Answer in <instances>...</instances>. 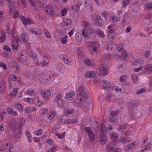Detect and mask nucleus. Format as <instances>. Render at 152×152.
I'll return each mask as SVG.
<instances>
[{
    "label": "nucleus",
    "mask_w": 152,
    "mask_h": 152,
    "mask_svg": "<svg viewBox=\"0 0 152 152\" xmlns=\"http://www.w3.org/2000/svg\"><path fill=\"white\" fill-rule=\"evenodd\" d=\"M77 99L75 102L77 104H80L83 109L87 108L89 106V104L87 101L88 94V91L84 86H80L78 88Z\"/></svg>",
    "instance_id": "1"
},
{
    "label": "nucleus",
    "mask_w": 152,
    "mask_h": 152,
    "mask_svg": "<svg viewBox=\"0 0 152 152\" xmlns=\"http://www.w3.org/2000/svg\"><path fill=\"white\" fill-rule=\"evenodd\" d=\"M81 1H78L76 4L72 5L69 8V11L72 12L73 15H75L77 13H78L79 8L82 5Z\"/></svg>",
    "instance_id": "2"
},
{
    "label": "nucleus",
    "mask_w": 152,
    "mask_h": 152,
    "mask_svg": "<svg viewBox=\"0 0 152 152\" xmlns=\"http://www.w3.org/2000/svg\"><path fill=\"white\" fill-rule=\"evenodd\" d=\"M54 101L57 103L60 107H63L65 102V101L62 99V96L61 94H58L56 96Z\"/></svg>",
    "instance_id": "3"
},
{
    "label": "nucleus",
    "mask_w": 152,
    "mask_h": 152,
    "mask_svg": "<svg viewBox=\"0 0 152 152\" xmlns=\"http://www.w3.org/2000/svg\"><path fill=\"white\" fill-rule=\"evenodd\" d=\"M100 126V132L103 133H104V132H105L107 133H109L113 129L112 126L108 124L104 125V124H101Z\"/></svg>",
    "instance_id": "4"
},
{
    "label": "nucleus",
    "mask_w": 152,
    "mask_h": 152,
    "mask_svg": "<svg viewBox=\"0 0 152 152\" xmlns=\"http://www.w3.org/2000/svg\"><path fill=\"white\" fill-rule=\"evenodd\" d=\"M129 113L132 115V118H134L133 112L134 109L137 108V103L135 102H132L129 104Z\"/></svg>",
    "instance_id": "5"
},
{
    "label": "nucleus",
    "mask_w": 152,
    "mask_h": 152,
    "mask_svg": "<svg viewBox=\"0 0 152 152\" xmlns=\"http://www.w3.org/2000/svg\"><path fill=\"white\" fill-rule=\"evenodd\" d=\"M87 45L89 49L92 50V49L95 52L97 51V48L99 46V43L96 41L93 42H88Z\"/></svg>",
    "instance_id": "6"
},
{
    "label": "nucleus",
    "mask_w": 152,
    "mask_h": 152,
    "mask_svg": "<svg viewBox=\"0 0 152 152\" xmlns=\"http://www.w3.org/2000/svg\"><path fill=\"white\" fill-rule=\"evenodd\" d=\"M108 66L106 64L101 65L99 67V70L101 75L105 76L108 73Z\"/></svg>",
    "instance_id": "7"
},
{
    "label": "nucleus",
    "mask_w": 152,
    "mask_h": 152,
    "mask_svg": "<svg viewBox=\"0 0 152 152\" xmlns=\"http://www.w3.org/2000/svg\"><path fill=\"white\" fill-rule=\"evenodd\" d=\"M99 136V141L100 143L102 145L105 144L108 140V139L106 135L102 132H100Z\"/></svg>",
    "instance_id": "8"
},
{
    "label": "nucleus",
    "mask_w": 152,
    "mask_h": 152,
    "mask_svg": "<svg viewBox=\"0 0 152 152\" xmlns=\"http://www.w3.org/2000/svg\"><path fill=\"white\" fill-rule=\"evenodd\" d=\"M71 23L72 21L70 19L65 18L61 22V25L63 27L68 28L70 27Z\"/></svg>",
    "instance_id": "9"
},
{
    "label": "nucleus",
    "mask_w": 152,
    "mask_h": 152,
    "mask_svg": "<svg viewBox=\"0 0 152 152\" xmlns=\"http://www.w3.org/2000/svg\"><path fill=\"white\" fill-rule=\"evenodd\" d=\"M116 144L114 142H111L106 145V148L109 152H114L115 149Z\"/></svg>",
    "instance_id": "10"
},
{
    "label": "nucleus",
    "mask_w": 152,
    "mask_h": 152,
    "mask_svg": "<svg viewBox=\"0 0 152 152\" xmlns=\"http://www.w3.org/2000/svg\"><path fill=\"white\" fill-rule=\"evenodd\" d=\"M85 130L88 134L90 140L91 142L93 141L94 138V135L93 132L88 127H86L85 128Z\"/></svg>",
    "instance_id": "11"
},
{
    "label": "nucleus",
    "mask_w": 152,
    "mask_h": 152,
    "mask_svg": "<svg viewBox=\"0 0 152 152\" xmlns=\"http://www.w3.org/2000/svg\"><path fill=\"white\" fill-rule=\"evenodd\" d=\"M102 84L103 85L101 89H104L106 91H109L110 89V84L107 81L105 80H103L102 82Z\"/></svg>",
    "instance_id": "12"
},
{
    "label": "nucleus",
    "mask_w": 152,
    "mask_h": 152,
    "mask_svg": "<svg viewBox=\"0 0 152 152\" xmlns=\"http://www.w3.org/2000/svg\"><path fill=\"white\" fill-rule=\"evenodd\" d=\"M144 68L145 69L144 73L148 74L152 72V64H150L145 65Z\"/></svg>",
    "instance_id": "13"
},
{
    "label": "nucleus",
    "mask_w": 152,
    "mask_h": 152,
    "mask_svg": "<svg viewBox=\"0 0 152 152\" xmlns=\"http://www.w3.org/2000/svg\"><path fill=\"white\" fill-rule=\"evenodd\" d=\"M45 12L46 13L52 16H54L55 13L51 8V6L50 5H47L45 7Z\"/></svg>",
    "instance_id": "14"
},
{
    "label": "nucleus",
    "mask_w": 152,
    "mask_h": 152,
    "mask_svg": "<svg viewBox=\"0 0 152 152\" xmlns=\"http://www.w3.org/2000/svg\"><path fill=\"white\" fill-rule=\"evenodd\" d=\"M74 111V110L73 108L66 107L64 110V114L65 115L67 116L73 113Z\"/></svg>",
    "instance_id": "15"
},
{
    "label": "nucleus",
    "mask_w": 152,
    "mask_h": 152,
    "mask_svg": "<svg viewBox=\"0 0 152 152\" xmlns=\"http://www.w3.org/2000/svg\"><path fill=\"white\" fill-rule=\"evenodd\" d=\"M20 19L23 24L26 25H27L32 23V20L29 18H26L24 16H22L20 18Z\"/></svg>",
    "instance_id": "16"
},
{
    "label": "nucleus",
    "mask_w": 152,
    "mask_h": 152,
    "mask_svg": "<svg viewBox=\"0 0 152 152\" xmlns=\"http://www.w3.org/2000/svg\"><path fill=\"white\" fill-rule=\"evenodd\" d=\"M60 57L63 60L64 62L66 64L69 65L71 63L72 61L69 59V58L66 55H61Z\"/></svg>",
    "instance_id": "17"
},
{
    "label": "nucleus",
    "mask_w": 152,
    "mask_h": 152,
    "mask_svg": "<svg viewBox=\"0 0 152 152\" xmlns=\"http://www.w3.org/2000/svg\"><path fill=\"white\" fill-rule=\"evenodd\" d=\"M96 75V73L94 71H88L85 74V76L86 77L92 78H94Z\"/></svg>",
    "instance_id": "18"
},
{
    "label": "nucleus",
    "mask_w": 152,
    "mask_h": 152,
    "mask_svg": "<svg viewBox=\"0 0 152 152\" xmlns=\"http://www.w3.org/2000/svg\"><path fill=\"white\" fill-rule=\"evenodd\" d=\"M102 20L101 16L99 15H97L95 21V24L97 26H101L102 25Z\"/></svg>",
    "instance_id": "19"
},
{
    "label": "nucleus",
    "mask_w": 152,
    "mask_h": 152,
    "mask_svg": "<svg viewBox=\"0 0 152 152\" xmlns=\"http://www.w3.org/2000/svg\"><path fill=\"white\" fill-rule=\"evenodd\" d=\"M135 144L134 142L129 144L125 147L124 149L126 151H128L131 149H133L135 147Z\"/></svg>",
    "instance_id": "20"
},
{
    "label": "nucleus",
    "mask_w": 152,
    "mask_h": 152,
    "mask_svg": "<svg viewBox=\"0 0 152 152\" xmlns=\"http://www.w3.org/2000/svg\"><path fill=\"white\" fill-rule=\"evenodd\" d=\"M41 94L43 97L46 99L48 98L51 95L50 92L48 91H42Z\"/></svg>",
    "instance_id": "21"
},
{
    "label": "nucleus",
    "mask_w": 152,
    "mask_h": 152,
    "mask_svg": "<svg viewBox=\"0 0 152 152\" xmlns=\"http://www.w3.org/2000/svg\"><path fill=\"white\" fill-rule=\"evenodd\" d=\"M111 139L113 142H115L117 140L118 135L115 132H113L110 134Z\"/></svg>",
    "instance_id": "22"
},
{
    "label": "nucleus",
    "mask_w": 152,
    "mask_h": 152,
    "mask_svg": "<svg viewBox=\"0 0 152 152\" xmlns=\"http://www.w3.org/2000/svg\"><path fill=\"white\" fill-rule=\"evenodd\" d=\"M7 110L8 113L12 115L16 116L18 115V113L17 112L14 111L10 107L7 108Z\"/></svg>",
    "instance_id": "23"
},
{
    "label": "nucleus",
    "mask_w": 152,
    "mask_h": 152,
    "mask_svg": "<svg viewBox=\"0 0 152 152\" xmlns=\"http://www.w3.org/2000/svg\"><path fill=\"white\" fill-rule=\"evenodd\" d=\"M75 95V93L74 92H70L69 94H66V99L68 100H72L74 99Z\"/></svg>",
    "instance_id": "24"
},
{
    "label": "nucleus",
    "mask_w": 152,
    "mask_h": 152,
    "mask_svg": "<svg viewBox=\"0 0 152 152\" xmlns=\"http://www.w3.org/2000/svg\"><path fill=\"white\" fill-rule=\"evenodd\" d=\"M131 139L129 137H124L120 139V142L124 144L130 142Z\"/></svg>",
    "instance_id": "25"
},
{
    "label": "nucleus",
    "mask_w": 152,
    "mask_h": 152,
    "mask_svg": "<svg viewBox=\"0 0 152 152\" xmlns=\"http://www.w3.org/2000/svg\"><path fill=\"white\" fill-rule=\"evenodd\" d=\"M114 47H115V44L114 42H113V41H110L108 42L107 43V50L110 51Z\"/></svg>",
    "instance_id": "26"
},
{
    "label": "nucleus",
    "mask_w": 152,
    "mask_h": 152,
    "mask_svg": "<svg viewBox=\"0 0 152 152\" xmlns=\"http://www.w3.org/2000/svg\"><path fill=\"white\" fill-rule=\"evenodd\" d=\"M19 57L18 59L21 62H25L26 61V58L25 57H23V53L20 52L19 53Z\"/></svg>",
    "instance_id": "27"
},
{
    "label": "nucleus",
    "mask_w": 152,
    "mask_h": 152,
    "mask_svg": "<svg viewBox=\"0 0 152 152\" xmlns=\"http://www.w3.org/2000/svg\"><path fill=\"white\" fill-rule=\"evenodd\" d=\"M84 62L86 65L87 66H93L94 63L92 61L88 58H86L84 60Z\"/></svg>",
    "instance_id": "28"
},
{
    "label": "nucleus",
    "mask_w": 152,
    "mask_h": 152,
    "mask_svg": "<svg viewBox=\"0 0 152 152\" xmlns=\"http://www.w3.org/2000/svg\"><path fill=\"white\" fill-rule=\"evenodd\" d=\"M85 5L86 8L87 9V11L88 12H90L93 11V10L91 6L88 3L87 1L85 3Z\"/></svg>",
    "instance_id": "29"
},
{
    "label": "nucleus",
    "mask_w": 152,
    "mask_h": 152,
    "mask_svg": "<svg viewBox=\"0 0 152 152\" xmlns=\"http://www.w3.org/2000/svg\"><path fill=\"white\" fill-rule=\"evenodd\" d=\"M144 8L146 10H152V2L145 4L144 6Z\"/></svg>",
    "instance_id": "30"
},
{
    "label": "nucleus",
    "mask_w": 152,
    "mask_h": 152,
    "mask_svg": "<svg viewBox=\"0 0 152 152\" xmlns=\"http://www.w3.org/2000/svg\"><path fill=\"white\" fill-rule=\"evenodd\" d=\"M34 101L35 104L38 106H40L43 104V102L40 100L39 99L35 98L33 99V102Z\"/></svg>",
    "instance_id": "31"
},
{
    "label": "nucleus",
    "mask_w": 152,
    "mask_h": 152,
    "mask_svg": "<svg viewBox=\"0 0 152 152\" xmlns=\"http://www.w3.org/2000/svg\"><path fill=\"white\" fill-rule=\"evenodd\" d=\"M144 63L143 60L140 59L136 60L133 63V65L134 66L142 64Z\"/></svg>",
    "instance_id": "32"
},
{
    "label": "nucleus",
    "mask_w": 152,
    "mask_h": 152,
    "mask_svg": "<svg viewBox=\"0 0 152 152\" xmlns=\"http://www.w3.org/2000/svg\"><path fill=\"white\" fill-rule=\"evenodd\" d=\"M10 2H7V4L9 7L10 8V11L11 12L12 11V10L14 8V3L12 2L10 0Z\"/></svg>",
    "instance_id": "33"
},
{
    "label": "nucleus",
    "mask_w": 152,
    "mask_h": 152,
    "mask_svg": "<svg viewBox=\"0 0 152 152\" xmlns=\"http://www.w3.org/2000/svg\"><path fill=\"white\" fill-rule=\"evenodd\" d=\"M96 34L99 36V37L102 38H104L105 36L103 31L100 29L98 30Z\"/></svg>",
    "instance_id": "34"
},
{
    "label": "nucleus",
    "mask_w": 152,
    "mask_h": 152,
    "mask_svg": "<svg viewBox=\"0 0 152 152\" xmlns=\"http://www.w3.org/2000/svg\"><path fill=\"white\" fill-rule=\"evenodd\" d=\"M151 146V144L150 142L148 143L146 145H145L142 148V151L146 150L149 149Z\"/></svg>",
    "instance_id": "35"
},
{
    "label": "nucleus",
    "mask_w": 152,
    "mask_h": 152,
    "mask_svg": "<svg viewBox=\"0 0 152 152\" xmlns=\"http://www.w3.org/2000/svg\"><path fill=\"white\" fill-rule=\"evenodd\" d=\"M131 1V0H124L122 2V7L125 8Z\"/></svg>",
    "instance_id": "36"
},
{
    "label": "nucleus",
    "mask_w": 152,
    "mask_h": 152,
    "mask_svg": "<svg viewBox=\"0 0 152 152\" xmlns=\"http://www.w3.org/2000/svg\"><path fill=\"white\" fill-rule=\"evenodd\" d=\"M15 106L16 108L18 110L23 111V107L21 104L18 103H15Z\"/></svg>",
    "instance_id": "37"
},
{
    "label": "nucleus",
    "mask_w": 152,
    "mask_h": 152,
    "mask_svg": "<svg viewBox=\"0 0 152 152\" xmlns=\"http://www.w3.org/2000/svg\"><path fill=\"white\" fill-rule=\"evenodd\" d=\"M113 57L116 60L118 61H122L124 60L123 57L119 56L117 54H114L113 55Z\"/></svg>",
    "instance_id": "38"
},
{
    "label": "nucleus",
    "mask_w": 152,
    "mask_h": 152,
    "mask_svg": "<svg viewBox=\"0 0 152 152\" xmlns=\"http://www.w3.org/2000/svg\"><path fill=\"white\" fill-rule=\"evenodd\" d=\"M12 48L13 50L17 49L18 47V42L16 41L13 42L12 43Z\"/></svg>",
    "instance_id": "39"
},
{
    "label": "nucleus",
    "mask_w": 152,
    "mask_h": 152,
    "mask_svg": "<svg viewBox=\"0 0 152 152\" xmlns=\"http://www.w3.org/2000/svg\"><path fill=\"white\" fill-rule=\"evenodd\" d=\"M116 35L115 33L112 34H107V36L108 39L111 40V41H113V40L114 39V37Z\"/></svg>",
    "instance_id": "40"
},
{
    "label": "nucleus",
    "mask_w": 152,
    "mask_h": 152,
    "mask_svg": "<svg viewBox=\"0 0 152 152\" xmlns=\"http://www.w3.org/2000/svg\"><path fill=\"white\" fill-rule=\"evenodd\" d=\"M95 32L96 31L92 27L89 28L87 29V33L89 35L94 34Z\"/></svg>",
    "instance_id": "41"
},
{
    "label": "nucleus",
    "mask_w": 152,
    "mask_h": 152,
    "mask_svg": "<svg viewBox=\"0 0 152 152\" xmlns=\"http://www.w3.org/2000/svg\"><path fill=\"white\" fill-rule=\"evenodd\" d=\"M56 114V112L53 111H50L49 114L48 118L49 119H51L54 118Z\"/></svg>",
    "instance_id": "42"
},
{
    "label": "nucleus",
    "mask_w": 152,
    "mask_h": 152,
    "mask_svg": "<svg viewBox=\"0 0 152 152\" xmlns=\"http://www.w3.org/2000/svg\"><path fill=\"white\" fill-rule=\"evenodd\" d=\"M9 143H7L1 145L0 148V151H1L7 150L9 145Z\"/></svg>",
    "instance_id": "43"
},
{
    "label": "nucleus",
    "mask_w": 152,
    "mask_h": 152,
    "mask_svg": "<svg viewBox=\"0 0 152 152\" xmlns=\"http://www.w3.org/2000/svg\"><path fill=\"white\" fill-rule=\"evenodd\" d=\"M17 123L15 121L11 122L10 126L12 129H14L17 125Z\"/></svg>",
    "instance_id": "44"
},
{
    "label": "nucleus",
    "mask_w": 152,
    "mask_h": 152,
    "mask_svg": "<svg viewBox=\"0 0 152 152\" xmlns=\"http://www.w3.org/2000/svg\"><path fill=\"white\" fill-rule=\"evenodd\" d=\"M121 51V57H123L124 60L125 58L127 57V55L126 53V51L124 49H122Z\"/></svg>",
    "instance_id": "45"
},
{
    "label": "nucleus",
    "mask_w": 152,
    "mask_h": 152,
    "mask_svg": "<svg viewBox=\"0 0 152 152\" xmlns=\"http://www.w3.org/2000/svg\"><path fill=\"white\" fill-rule=\"evenodd\" d=\"M146 90V88L143 87L142 88L138 89L137 91V95H140L142 93L145 92Z\"/></svg>",
    "instance_id": "46"
},
{
    "label": "nucleus",
    "mask_w": 152,
    "mask_h": 152,
    "mask_svg": "<svg viewBox=\"0 0 152 152\" xmlns=\"http://www.w3.org/2000/svg\"><path fill=\"white\" fill-rule=\"evenodd\" d=\"M127 76L126 75H124L120 77V80L122 82H125L126 80Z\"/></svg>",
    "instance_id": "47"
},
{
    "label": "nucleus",
    "mask_w": 152,
    "mask_h": 152,
    "mask_svg": "<svg viewBox=\"0 0 152 152\" xmlns=\"http://www.w3.org/2000/svg\"><path fill=\"white\" fill-rule=\"evenodd\" d=\"M68 38V36L67 35L64 36L63 37L61 38V41L62 43L65 44L66 43L67 40L66 39Z\"/></svg>",
    "instance_id": "48"
},
{
    "label": "nucleus",
    "mask_w": 152,
    "mask_h": 152,
    "mask_svg": "<svg viewBox=\"0 0 152 152\" xmlns=\"http://www.w3.org/2000/svg\"><path fill=\"white\" fill-rule=\"evenodd\" d=\"M82 23L83 25V27L84 28L88 27L90 25L89 23L86 20L83 21L82 22Z\"/></svg>",
    "instance_id": "49"
},
{
    "label": "nucleus",
    "mask_w": 152,
    "mask_h": 152,
    "mask_svg": "<svg viewBox=\"0 0 152 152\" xmlns=\"http://www.w3.org/2000/svg\"><path fill=\"white\" fill-rule=\"evenodd\" d=\"M131 76L132 79L133 80V82L135 83L137 80V75H131Z\"/></svg>",
    "instance_id": "50"
},
{
    "label": "nucleus",
    "mask_w": 152,
    "mask_h": 152,
    "mask_svg": "<svg viewBox=\"0 0 152 152\" xmlns=\"http://www.w3.org/2000/svg\"><path fill=\"white\" fill-rule=\"evenodd\" d=\"M18 89V88H15L13 91H12L10 94V95L12 96H15L16 94L17 93Z\"/></svg>",
    "instance_id": "51"
},
{
    "label": "nucleus",
    "mask_w": 152,
    "mask_h": 152,
    "mask_svg": "<svg viewBox=\"0 0 152 152\" xmlns=\"http://www.w3.org/2000/svg\"><path fill=\"white\" fill-rule=\"evenodd\" d=\"M27 37V35L24 33H22L21 34L20 39L23 41L25 42L27 41V39H26V37Z\"/></svg>",
    "instance_id": "52"
},
{
    "label": "nucleus",
    "mask_w": 152,
    "mask_h": 152,
    "mask_svg": "<svg viewBox=\"0 0 152 152\" xmlns=\"http://www.w3.org/2000/svg\"><path fill=\"white\" fill-rule=\"evenodd\" d=\"M3 49L4 50L8 52H10L11 51V49L8 46L5 45L3 47Z\"/></svg>",
    "instance_id": "53"
},
{
    "label": "nucleus",
    "mask_w": 152,
    "mask_h": 152,
    "mask_svg": "<svg viewBox=\"0 0 152 152\" xmlns=\"http://www.w3.org/2000/svg\"><path fill=\"white\" fill-rule=\"evenodd\" d=\"M20 16V15L19 12L18 11H15L13 12V15L12 17L14 18H18Z\"/></svg>",
    "instance_id": "54"
},
{
    "label": "nucleus",
    "mask_w": 152,
    "mask_h": 152,
    "mask_svg": "<svg viewBox=\"0 0 152 152\" xmlns=\"http://www.w3.org/2000/svg\"><path fill=\"white\" fill-rule=\"evenodd\" d=\"M126 128V125H122L120 126L119 127H118V129L119 131L121 132H122L124 129H125Z\"/></svg>",
    "instance_id": "55"
},
{
    "label": "nucleus",
    "mask_w": 152,
    "mask_h": 152,
    "mask_svg": "<svg viewBox=\"0 0 152 152\" xmlns=\"http://www.w3.org/2000/svg\"><path fill=\"white\" fill-rule=\"evenodd\" d=\"M112 17V19L113 20V21L114 22H115L118 20H120V16H117V17H115L114 16L112 17Z\"/></svg>",
    "instance_id": "56"
},
{
    "label": "nucleus",
    "mask_w": 152,
    "mask_h": 152,
    "mask_svg": "<svg viewBox=\"0 0 152 152\" xmlns=\"http://www.w3.org/2000/svg\"><path fill=\"white\" fill-rule=\"evenodd\" d=\"M26 132L27 136L28 137V141L29 142H31V134L27 131H26Z\"/></svg>",
    "instance_id": "57"
},
{
    "label": "nucleus",
    "mask_w": 152,
    "mask_h": 152,
    "mask_svg": "<svg viewBox=\"0 0 152 152\" xmlns=\"http://www.w3.org/2000/svg\"><path fill=\"white\" fill-rule=\"evenodd\" d=\"M29 56L33 58L34 59L36 58V55L34 53V52L32 51H30L29 53Z\"/></svg>",
    "instance_id": "58"
},
{
    "label": "nucleus",
    "mask_w": 152,
    "mask_h": 152,
    "mask_svg": "<svg viewBox=\"0 0 152 152\" xmlns=\"http://www.w3.org/2000/svg\"><path fill=\"white\" fill-rule=\"evenodd\" d=\"M119 113V112L117 111H116L115 112L112 111L110 114V116H113V117H115V116H116Z\"/></svg>",
    "instance_id": "59"
},
{
    "label": "nucleus",
    "mask_w": 152,
    "mask_h": 152,
    "mask_svg": "<svg viewBox=\"0 0 152 152\" xmlns=\"http://www.w3.org/2000/svg\"><path fill=\"white\" fill-rule=\"evenodd\" d=\"M29 2L30 3L31 5L33 7H36V4L35 1L33 0H28Z\"/></svg>",
    "instance_id": "60"
},
{
    "label": "nucleus",
    "mask_w": 152,
    "mask_h": 152,
    "mask_svg": "<svg viewBox=\"0 0 152 152\" xmlns=\"http://www.w3.org/2000/svg\"><path fill=\"white\" fill-rule=\"evenodd\" d=\"M57 137L60 139H62L65 136V133L64 132L62 134H56Z\"/></svg>",
    "instance_id": "61"
},
{
    "label": "nucleus",
    "mask_w": 152,
    "mask_h": 152,
    "mask_svg": "<svg viewBox=\"0 0 152 152\" xmlns=\"http://www.w3.org/2000/svg\"><path fill=\"white\" fill-rule=\"evenodd\" d=\"M106 96L107 98V100L110 101L112 97V95L111 94L108 93L106 94Z\"/></svg>",
    "instance_id": "62"
},
{
    "label": "nucleus",
    "mask_w": 152,
    "mask_h": 152,
    "mask_svg": "<svg viewBox=\"0 0 152 152\" xmlns=\"http://www.w3.org/2000/svg\"><path fill=\"white\" fill-rule=\"evenodd\" d=\"M67 12V9L66 8H64L61 10V14L62 16H63L65 15L66 13Z\"/></svg>",
    "instance_id": "63"
},
{
    "label": "nucleus",
    "mask_w": 152,
    "mask_h": 152,
    "mask_svg": "<svg viewBox=\"0 0 152 152\" xmlns=\"http://www.w3.org/2000/svg\"><path fill=\"white\" fill-rule=\"evenodd\" d=\"M117 48L118 50L119 51H121L122 49H124L121 44H118L117 46Z\"/></svg>",
    "instance_id": "64"
}]
</instances>
